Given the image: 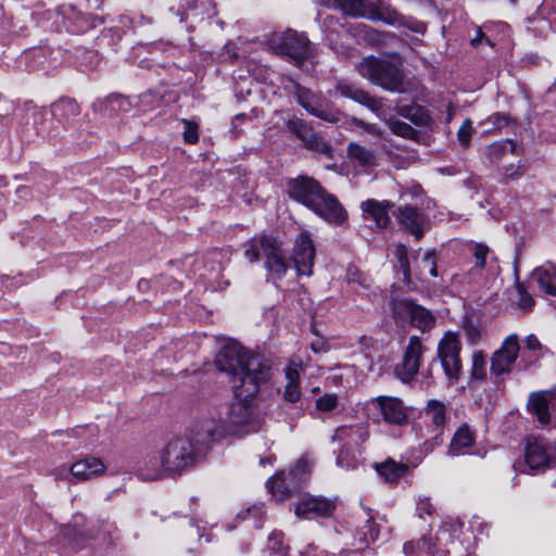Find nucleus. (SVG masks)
Listing matches in <instances>:
<instances>
[{
  "label": "nucleus",
  "instance_id": "27",
  "mask_svg": "<svg viewBox=\"0 0 556 556\" xmlns=\"http://www.w3.org/2000/svg\"><path fill=\"white\" fill-rule=\"evenodd\" d=\"M138 475L144 480H157L168 473L163 451L150 452L139 462Z\"/></svg>",
  "mask_w": 556,
  "mask_h": 556
},
{
  "label": "nucleus",
  "instance_id": "15",
  "mask_svg": "<svg viewBox=\"0 0 556 556\" xmlns=\"http://www.w3.org/2000/svg\"><path fill=\"white\" fill-rule=\"evenodd\" d=\"M520 351L519 339L516 333L507 336L498 350L491 357V371L495 376L505 375L511 371Z\"/></svg>",
  "mask_w": 556,
  "mask_h": 556
},
{
  "label": "nucleus",
  "instance_id": "63",
  "mask_svg": "<svg viewBox=\"0 0 556 556\" xmlns=\"http://www.w3.org/2000/svg\"><path fill=\"white\" fill-rule=\"evenodd\" d=\"M483 40H485L488 45L493 46V42H491V40L484 36L482 28L477 27L476 34L475 36L471 37L470 42L473 47H478L479 45L482 43Z\"/></svg>",
  "mask_w": 556,
  "mask_h": 556
},
{
  "label": "nucleus",
  "instance_id": "62",
  "mask_svg": "<svg viewBox=\"0 0 556 556\" xmlns=\"http://www.w3.org/2000/svg\"><path fill=\"white\" fill-rule=\"evenodd\" d=\"M507 116L504 114L495 113L488 118V122L493 125L494 129H500L507 124Z\"/></svg>",
  "mask_w": 556,
  "mask_h": 556
},
{
  "label": "nucleus",
  "instance_id": "31",
  "mask_svg": "<svg viewBox=\"0 0 556 556\" xmlns=\"http://www.w3.org/2000/svg\"><path fill=\"white\" fill-rule=\"evenodd\" d=\"M364 218L368 222L374 223L377 228H386L390 223L388 210L391 207L389 201L378 202L369 199L361 204Z\"/></svg>",
  "mask_w": 556,
  "mask_h": 556
},
{
  "label": "nucleus",
  "instance_id": "51",
  "mask_svg": "<svg viewBox=\"0 0 556 556\" xmlns=\"http://www.w3.org/2000/svg\"><path fill=\"white\" fill-rule=\"evenodd\" d=\"M401 27H406L407 29L420 35H424L427 30V25L424 22L405 15H403Z\"/></svg>",
  "mask_w": 556,
  "mask_h": 556
},
{
  "label": "nucleus",
  "instance_id": "43",
  "mask_svg": "<svg viewBox=\"0 0 556 556\" xmlns=\"http://www.w3.org/2000/svg\"><path fill=\"white\" fill-rule=\"evenodd\" d=\"M388 125L391 131L397 136L407 139H415L418 136L417 130L405 122L391 119Z\"/></svg>",
  "mask_w": 556,
  "mask_h": 556
},
{
  "label": "nucleus",
  "instance_id": "50",
  "mask_svg": "<svg viewBox=\"0 0 556 556\" xmlns=\"http://www.w3.org/2000/svg\"><path fill=\"white\" fill-rule=\"evenodd\" d=\"M464 332L467 341L470 344H477L481 339V329L478 325L470 320L464 324Z\"/></svg>",
  "mask_w": 556,
  "mask_h": 556
},
{
  "label": "nucleus",
  "instance_id": "29",
  "mask_svg": "<svg viewBox=\"0 0 556 556\" xmlns=\"http://www.w3.org/2000/svg\"><path fill=\"white\" fill-rule=\"evenodd\" d=\"M425 418L429 420L438 431L433 437L434 442L425 443V453H429L439 444V437L442 434L443 427L447 420L445 404L438 400L428 401L425 407Z\"/></svg>",
  "mask_w": 556,
  "mask_h": 556
},
{
  "label": "nucleus",
  "instance_id": "13",
  "mask_svg": "<svg viewBox=\"0 0 556 556\" xmlns=\"http://www.w3.org/2000/svg\"><path fill=\"white\" fill-rule=\"evenodd\" d=\"M556 460V446L543 439L529 440L525 450L528 472L545 469Z\"/></svg>",
  "mask_w": 556,
  "mask_h": 556
},
{
  "label": "nucleus",
  "instance_id": "40",
  "mask_svg": "<svg viewBox=\"0 0 556 556\" xmlns=\"http://www.w3.org/2000/svg\"><path fill=\"white\" fill-rule=\"evenodd\" d=\"M367 521L364 526V542L368 545L369 543L375 542L379 538V525L375 521V516L369 507H363Z\"/></svg>",
  "mask_w": 556,
  "mask_h": 556
},
{
  "label": "nucleus",
  "instance_id": "36",
  "mask_svg": "<svg viewBox=\"0 0 556 556\" xmlns=\"http://www.w3.org/2000/svg\"><path fill=\"white\" fill-rule=\"evenodd\" d=\"M346 151L349 159L364 168L377 165L374 152L356 142H350Z\"/></svg>",
  "mask_w": 556,
  "mask_h": 556
},
{
  "label": "nucleus",
  "instance_id": "5",
  "mask_svg": "<svg viewBox=\"0 0 556 556\" xmlns=\"http://www.w3.org/2000/svg\"><path fill=\"white\" fill-rule=\"evenodd\" d=\"M261 255L265 257V268L271 280L281 279L289 266L286 262L281 243L269 236H258L244 244V256L251 262H257Z\"/></svg>",
  "mask_w": 556,
  "mask_h": 556
},
{
  "label": "nucleus",
  "instance_id": "22",
  "mask_svg": "<svg viewBox=\"0 0 556 556\" xmlns=\"http://www.w3.org/2000/svg\"><path fill=\"white\" fill-rule=\"evenodd\" d=\"M529 410L543 425H551L556 420V396L549 392L531 394L528 402Z\"/></svg>",
  "mask_w": 556,
  "mask_h": 556
},
{
  "label": "nucleus",
  "instance_id": "7",
  "mask_svg": "<svg viewBox=\"0 0 556 556\" xmlns=\"http://www.w3.org/2000/svg\"><path fill=\"white\" fill-rule=\"evenodd\" d=\"M308 475L307 459L300 458L288 472L281 471L269 478L266 485L273 497L281 502L291 497L304 484Z\"/></svg>",
  "mask_w": 556,
  "mask_h": 556
},
{
  "label": "nucleus",
  "instance_id": "57",
  "mask_svg": "<svg viewBox=\"0 0 556 556\" xmlns=\"http://www.w3.org/2000/svg\"><path fill=\"white\" fill-rule=\"evenodd\" d=\"M301 396L300 388L298 383L287 382L285 390V400L291 403H295Z\"/></svg>",
  "mask_w": 556,
  "mask_h": 556
},
{
  "label": "nucleus",
  "instance_id": "55",
  "mask_svg": "<svg viewBox=\"0 0 556 556\" xmlns=\"http://www.w3.org/2000/svg\"><path fill=\"white\" fill-rule=\"evenodd\" d=\"M282 536L283 534L280 531H273L268 538V548L277 554L282 552Z\"/></svg>",
  "mask_w": 556,
  "mask_h": 556
},
{
  "label": "nucleus",
  "instance_id": "30",
  "mask_svg": "<svg viewBox=\"0 0 556 556\" xmlns=\"http://www.w3.org/2000/svg\"><path fill=\"white\" fill-rule=\"evenodd\" d=\"M531 279L538 285L541 292L556 296V264L546 262L534 268L531 273Z\"/></svg>",
  "mask_w": 556,
  "mask_h": 556
},
{
  "label": "nucleus",
  "instance_id": "45",
  "mask_svg": "<svg viewBox=\"0 0 556 556\" xmlns=\"http://www.w3.org/2000/svg\"><path fill=\"white\" fill-rule=\"evenodd\" d=\"M471 372L476 379H483L486 375V359L481 351H476L472 354Z\"/></svg>",
  "mask_w": 556,
  "mask_h": 556
},
{
  "label": "nucleus",
  "instance_id": "34",
  "mask_svg": "<svg viewBox=\"0 0 556 556\" xmlns=\"http://www.w3.org/2000/svg\"><path fill=\"white\" fill-rule=\"evenodd\" d=\"M421 462V457H418L415 462L410 463V467H416ZM376 470L379 476L383 477L388 482H396L399 479L404 477L409 470V465L396 463L394 460H387L381 464H376Z\"/></svg>",
  "mask_w": 556,
  "mask_h": 556
},
{
  "label": "nucleus",
  "instance_id": "23",
  "mask_svg": "<svg viewBox=\"0 0 556 556\" xmlns=\"http://www.w3.org/2000/svg\"><path fill=\"white\" fill-rule=\"evenodd\" d=\"M400 225L409 231L417 240L420 239L429 228L428 216L417 207L405 205L397 211Z\"/></svg>",
  "mask_w": 556,
  "mask_h": 556
},
{
  "label": "nucleus",
  "instance_id": "25",
  "mask_svg": "<svg viewBox=\"0 0 556 556\" xmlns=\"http://www.w3.org/2000/svg\"><path fill=\"white\" fill-rule=\"evenodd\" d=\"M63 27L68 33L78 34L96 26L97 18L86 16L73 5H63L56 12Z\"/></svg>",
  "mask_w": 556,
  "mask_h": 556
},
{
  "label": "nucleus",
  "instance_id": "46",
  "mask_svg": "<svg viewBox=\"0 0 556 556\" xmlns=\"http://www.w3.org/2000/svg\"><path fill=\"white\" fill-rule=\"evenodd\" d=\"M339 406V397L334 393H326L316 401V409L330 413Z\"/></svg>",
  "mask_w": 556,
  "mask_h": 556
},
{
  "label": "nucleus",
  "instance_id": "47",
  "mask_svg": "<svg viewBox=\"0 0 556 556\" xmlns=\"http://www.w3.org/2000/svg\"><path fill=\"white\" fill-rule=\"evenodd\" d=\"M472 132V121L466 118L457 131V139L463 147L467 148L469 146Z\"/></svg>",
  "mask_w": 556,
  "mask_h": 556
},
{
  "label": "nucleus",
  "instance_id": "3",
  "mask_svg": "<svg viewBox=\"0 0 556 556\" xmlns=\"http://www.w3.org/2000/svg\"><path fill=\"white\" fill-rule=\"evenodd\" d=\"M357 71L362 77L388 91H403L402 61L397 55L365 56L358 63Z\"/></svg>",
  "mask_w": 556,
  "mask_h": 556
},
{
  "label": "nucleus",
  "instance_id": "41",
  "mask_svg": "<svg viewBox=\"0 0 556 556\" xmlns=\"http://www.w3.org/2000/svg\"><path fill=\"white\" fill-rule=\"evenodd\" d=\"M354 369L352 366H340L332 369L327 380L334 387H344L350 382V377L353 375Z\"/></svg>",
  "mask_w": 556,
  "mask_h": 556
},
{
  "label": "nucleus",
  "instance_id": "58",
  "mask_svg": "<svg viewBox=\"0 0 556 556\" xmlns=\"http://www.w3.org/2000/svg\"><path fill=\"white\" fill-rule=\"evenodd\" d=\"M161 101V96L155 93L154 91H147L146 93L140 96V102L144 106H154L159 104Z\"/></svg>",
  "mask_w": 556,
  "mask_h": 556
},
{
  "label": "nucleus",
  "instance_id": "2",
  "mask_svg": "<svg viewBox=\"0 0 556 556\" xmlns=\"http://www.w3.org/2000/svg\"><path fill=\"white\" fill-rule=\"evenodd\" d=\"M288 192L291 199L303 204L329 224L341 225L346 219V212L339 200L312 177L299 176L290 180Z\"/></svg>",
  "mask_w": 556,
  "mask_h": 556
},
{
  "label": "nucleus",
  "instance_id": "26",
  "mask_svg": "<svg viewBox=\"0 0 556 556\" xmlns=\"http://www.w3.org/2000/svg\"><path fill=\"white\" fill-rule=\"evenodd\" d=\"M380 410L386 422L401 426L408 419L407 412L401 400L391 396H378L371 401Z\"/></svg>",
  "mask_w": 556,
  "mask_h": 556
},
{
  "label": "nucleus",
  "instance_id": "49",
  "mask_svg": "<svg viewBox=\"0 0 556 556\" xmlns=\"http://www.w3.org/2000/svg\"><path fill=\"white\" fill-rule=\"evenodd\" d=\"M184 124V140L187 143H195L199 139L198 124L191 121L182 119Z\"/></svg>",
  "mask_w": 556,
  "mask_h": 556
},
{
  "label": "nucleus",
  "instance_id": "18",
  "mask_svg": "<svg viewBox=\"0 0 556 556\" xmlns=\"http://www.w3.org/2000/svg\"><path fill=\"white\" fill-rule=\"evenodd\" d=\"M315 245L307 232H301L293 245L292 260L295 269L301 276H312L315 261Z\"/></svg>",
  "mask_w": 556,
  "mask_h": 556
},
{
  "label": "nucleus",
  "instance_id": "42",
  "mask_svg": "<svg viewBox=\"0 0 556 556\" xmlns=\"http://www.w3.org/2000/svg\"><path fill=\"white\" fill-rule=\"evenodd\" d=\"M305 370L306 365L303 364L302 359L300 357H293L286 367L287 381L299 384L300 377Z\"/></svg>",
  "mask_w": 556,
  "mask_h": 556
},
{
  "label": "nucleus",
  "instance_id": "19",
  "mask_svg": "<svg viewBox=\"0 0 556 556\" xmlns=\"http://www.w3.org/2000/svg\"><path fill=\"white\" fill-rule=\"evenodd\" d=\"M468 250L471 252L475 264L469 269L467 275L469 276L468 279H463L462 282L470 283L471 281L478 279L482 271L489 270L494 271L496 269V256L495 253L485 244L482 242H471L468 245Z\"/></svg>",
  "mask_w": 556,
  "mask_h": 556
},
{
  "label": "nucleus",
  "instance_id": "21",
  "mask_svg": "<svg viewBox=\"0 0 556 556\" xmlns=\"http://www.w3.org/2000/svg\"><path fill=\"white\" fill-rule=\"evenodd\" d=\"M528 28L536 36L556 31V0H543L536 13L528 18Z\"/></svg>",
  "mask_w": 556,
  "mask_h": 556
},
{
  "label": "nucleus",
  "instance_id": "44",
  "mask_svg": "<svg viewBox=\"0 0 556 556\" xmlns=\"http://www.w3.org/2000/svg\"><path fill=\"white\" fill-rule=\"evenodd\" d=\"M526 349L530 351L535 361L544 357L549 353V350L542 345L540 340L534 334H529L525 341Z\"/></svg>",
  "mask_w": 556,
  "mask_h": 556
},
{
  "label": "nucleus",
  "instance_id": "24",
  "mask_svg": "<svg viewBox=\"0 0 556 556\" xmlns=\"http://www.w3.org/2000/svg\"><path fill=\"white\" fill-rule=\"evenodd\" d=\"M290 130L303 142L308 150L319 152L328 157L332 155L331 146L317 136V134L302 121L289 123Z\"/></svg>",
  "mask_w": 556,
  "mask_h": 556
},
{
  "label": "nucleus",
  "instance_id": "8",
  "mask_svg": "<svg viewBox=\"0 0 556 556\" xmlns=\"http://www.w3.org/2000/svg\"><path fill=\"white\" fill-rule=\"evenodd\" d=\"M269 47L276 54L287 58L296 66H300L311 56V46L307 37L292 29L273 35Z\"/></svg>",
  "mask_w": 556,
  "mask_h": 556
},
{
  "label": "nucleus",
  "instance_id": "37",
  "mask_svg": "<svg viewBox=\"0 0 556 556\" xmlns=\"http://www.w3.org/2000/svg\"><path fill=\"white\" fill-rule=\"evenodd\" d=\"M415 262L418 269L417 275L420 279H424L427 274L431 277L438 276L434 250L425 251L421 257H419V255L415 257Z\"/></svg>",
  "mask_w": 556,
  "mask_h": 556
},
{
  "label": "nucleus",
  "instance_id": "52",
  "mask_svg": "<svg viewBox=\"0 0 556 556\" xmlns=\"http://www.w3.org/2000/svg\"><path fill=\"white\" fill-rule=\"evenodd\" d=\"M395 255L399 260L400 266L403 270L405 278H409L410 268H409V262H408V257H407L406 247L404 244H399L395 249Z\"/></svg>",
  "mask_w": 556,
  "mask_h": 556
},
{
  "label": "nucleus",
  "instance_id": "56",
  "mask_svg": "<svg viewBox=\"0 0 556 556\" xmlns=\"http://www.w3.org/2000/svg\"><path fill=\"white\" fill-rule=\"evenodd\" d=\"M419 111H420V109L416 105H397L396 106V112L401 116L408 118V119L413 121L414 123H418L417 113Z\"/></svg>",
  "mask_w": 556,
  "mask_h": 556
},
{
  "label": "nucleus",
  "instance_id": "14",
  "mask_svg": "<svg viewBox=\"0 0 556 556\" xmlns=\"http://www.w3.org/2000/svg\"><path fill=\"white\" fill-rule=\"evenodd\" d=\"M294 94L298 103L309 114L332 124L341 121L340 112L325 108L324 99L312 90L295 85Z\"/></svg>",
  "mask_w": 556,
  "mask_h": 556
},
{
  "label": "nucleus",
  "instance_id": "33",
  "mask_svg": "<svg viewBox=\"0 0 556 556\" xmlns=\"http://www.w3.org/2000/svg\"><path fill=\"white\" fill-rule=\"evenodd\" d=\"M336 89L342 97L352 99L355 102L367 106L378 116H380L379 110L381 109V103L377 99L372 98L369 93L344 81H339Z\"/></svg>",
  "mask_w": 556,
  "mask_h": 556
},
{
  "label": "nucleus",
  "instance_id": "11",
  "mask_svg": "<svg viewBox=\"0 0 556 556\" xmlns=\"http://www.w3.org/2000/svg\"><path fill=\"white\" fill-rule=\"evenodd\" d=\"M167 470L181 471L193 466L201 457L187 438H174L163 448Z\"/></svg>",
  "mask_w": 556,
  "mask_h": 556
},
{
  "label": "nucleus",
  "instance_id": "53",
  "mask_svg": "<svg viewBox=\"0 0 556 556\" xmlns=\"http://www.w3.org/2000/svg\"><path fill=\"white\" fill-rule=\"evenodd\" d=\"M516 289L519 294L518 306L522 309H531L534 305V300L531 294L528 293L525 287L519 282L517 283Z\"/></svg>",
  "mask_w": 556,
  "mask_h": 556
},
{
  "label": "nucleus",
  "instance_id": "6",
  "mask_svg": "<svg viewBox=\"0 0 556 556\" xmlns=\"http://www.w3.org/2000/svg\"><path fill=\"white\" fill-rule=\"evenodd\" d=\"M226 434L222 416L216 413H210L207 416L201 417L190 427L186 438L191 442L193 448L202 458L212 446Z\"/></svg>",
  "mask_w": 556,
  "mask_h": 556
},
{
  "label": "nucleus",
  "instance_id": "54",
  "mask_svg": "<svg viewBox=\"0 0 556 556\" xmlns=\"http://www.w3.org/2000/svg\"><path fill=\"white\" fill-rule=\"evenodd\" d=\"M416 511L420 518L425 515L431 516L435 511V507L429 497H419L416 503Z\"/></svg>",
  "mask_w": 556,
  "mask_h": 556
},
{
  "label": "nucleus",
  "instance_id": "1",
  "mask_svg": "<svg viewBox=\"0 0 556 556\" xmlns=\"http://www.w3.org/2000/svg\"><path fill=\"white\" fill-rule=\"evenodd\" d=\"M215 364L220 371L229 375L233 389L235 399L227 408L226 417L222 418L226 433L242 435L258 431L262 421L253 401L261 383L267 379L268 367L258 355L237 342L223 346Z\"/></svg>",
  "mask_w": 556,
  "mask_h": 556
},
{
  "label": "nucleus",
  "instance_id": "28",
  "mask_svg": "<svg viewBox=\"0 0 556 556\" xmlns=\"http://www.w3.org/2000/svg\"><path fill=\"white\" fill-rule=\"evenodd\" d=\"M476 443V432L468 426L463 424L453 434L450 442L447 454L452 457L473 454L472 448Z\"/></svg>",
  "mask_w": 556,
  "mask_h": 556
},
{
  "label": "nucleus",
  "instance_id": "35",
  "mask_svg": "<svg viewBox=\"0 0 556 556\" xmlns=\"http://www.w3.org/2000/svg\"><path fill=\"white\" fill-rule=\"evenodd\" d=\"M180 8L185 11L180 21H187L190 16L204 18L212 16L214 4L212 0H181Z\"/></svg>",
  "mask_w": 556,
  "mask_h": 556
},
{
  "label": "nucleus",
  "instance_id": "16",
  "mask_svg": "<svg viewBox=\"0 0 556 556\" xmlns=\"http://www.w3.org/2000/svg\"><path fill=\"white\" fill-rule=\"evenodd\" d=\"M392 311L397 318H408L412 326L422 331L432 328L435 323V318L430 311L409 300H394Z\"/></svg>",
  "mask_w": 556,
  "mask_h": 556
},
{
  "label": "nucleus",
  "instance_id": "9",
  "mask_svg": "<svg viewBox=\"0 0 556 556\" xmlns=\"http://www.w3.org/2000/svg\"><path fill=\"white\" fill-rule=\"evenodd\" d=\"M462 522L458 519H447L437 530L433 536L422 538L419 543L420 554L422 555H446L450 553V545L459 539L462 532Z\"/></svg>",
  "mask_w": 556,
  "mask_h": 556
},
{
  "label": "nucleus",
  "instance_id": "4",
  "mask_svg": "<svg viewBox=\"0 0 556 556\" xmlns=\"http://www.w3.org/2000/svg\"><path fill=\"white\" fill-rule=\"evenodd\" d=\"M323 7L338 9L353 17H363L374 22H382L393 27H401L403 15L392 5L380 2L376 5L366 3L365 0H317Z\"/></svg>",
  "mask_w": 556,
  "mask_h": 556
},
{
  "label": "nucleus",
  "instance_id": "20",
  "mask_svg": "<svg viewBox=\"0 0 556 556\" xmlns=\"http://www.w3.org/2000/svg\"><path fill=\"white\" fill-rule=\"evenodd\" d=\"M334 508L336 504L332 500L305 494L300 498L295 507V515L304 519L329 517Z\"/></svg>",
  "mask_w": 556,
  "mask_h": 556
},
{
  "label": "nucleus",
  "instance_id": "32",
  "mask_svg": "<svg viewBox=\"0 0 556 556\" xmlns=\"http://www.w3.org/2000/svg\"><path fill=\"white\" fill-rule=\"evenodd\" d=\"M105 469L100 458L88 457L74 463L70 467L71 476L75 481H85L101 475Z\"/></svg>",
  "mask_w": 556,
  "mask_h": 556
},
{
  "label": "nucleus",
  "instance_id": "17",
  "mask_svg": "<svg viewBox=\"0 0 556 556\" xmlns=\"http://www.w3.org/2000/svg\"><path fill=\"white\" fill-rule=\"evenodd\" d=\"M369 439L368 425L357 422L339 426L330 438L332 443L339 444V450H354L361 453V446Z\"/></svg>",
  "mask_w": 556,
  "mask_h": 556
},
{
  "label": "nucleus",
  "instance_id": "48",
  "mask_svg": "<svg viewBox=\"0 0 556 556\" xmlns=\"http://www.w3.org/2000/svg\"><path fill=\"white\" fill-rule=\"evenodd\" d=\"M469 529L473 533V539L478 540V535L489 534V525L482 518L473 516L469 521Z\"/></svg>",
  "mask_w": 556,
  "mask_h": 556
},
{
  "label": "nucleus",
  "instance_id": "64",
  "mask_svg": "<svg viewBox=\"0 0 556 556\" xmlns=\"http://www.w3.org/2000/svg\"><path fill=\"white\" fill-rule=\"evenodd\" d=\"M53 476L55 477L56 480L74 481L71 476L70 467H66V466H61V467L55 468L53 470Z\"/></svg>",
  "mask_w": 556,
  "mask_h": 556
},
{
  "label": "nucleus",
  "instance_id": "39",
  "mask_svg": "<svg viewBox=\"0 0 556 556\" xmlns=\"http://www.w3.org/2000/svg\"><path fill=\"white\" fill-rule=\"evenodd\" d=\"M346 281L356 291L359 289L367 290L370 287V280L367 276L359 271L355 266H349L346 270Z\"/></svg>",
  "mask_w": 556,
  "mask_h": 556
},
{
  "label": "nucleus",
  "instance_id": "10",
  "mask_svg": "<svg viewBox=\"0 0 556 556\" xmlns=\"http://www.w3.org/2000/svg\"><path fill=\"white\" fill-rule=\"evenodd\" d=\"M462 344L457 333L447 331L438 343L437 355L446 378L457 381L462 371L460 353Z\"/></svg>",
  "mask_w": 556,
  "mask_h": 556
},
{
  "label": "nucleus",
  "instance_id": "61",
  "mask_svg": "<svg viewBox=\"0 0 556 556\" xmlns=\"http://www.w3.org/2000/svg\"><path fill=\"white\" fill-rule=\"evenodd\" d=\"M421 542V539L415 544L413 542H406L403 545V552L406 556H421L419 543ZM427 556V555H422Z\"/></svg>",
  "mask_w": 556,
  "mask_h": 556
},
{
  "label": "nucleus",
  "instance_id": "59",
  "mask_svg": "<svg viewBox=\"0 0 556 556\" xmlns=\"http://www.w3.org/2000/svg\"><path fill=\"white\" fill-rule=\"evenodd\" d=\"M526 173V168L522 164H518V165H510L508 167H505V170H504V175L506 178H509V179H517L519 177H521L522 175H525Z\"/></svg>",
  "mask_w": 556,
  "mask_h": 556
},
{
  "label": "nucleus",
  "instance_id": "12",
  "mask_svg": "<svg viewBox=\"0 0 556 556\" xmlns=\"http://www.w3.org/2000/svg\"><path fill=\"white\" fill-rule=\"evenodd\" d=\"M426 349L418 336H412L404 349L402 361L394 367V374L404 383H410L419 372Z\"/></svg>",
  "mask_w": 556,
  "mask_h": 556
},
{
  "label": "nucleus",
  "instance_id": "60",
  "mask_svg": "<svg viewBox=\"0 0 556 556\" xmlns=\"http://www.w3.org/2000/svg\"><path fill=\"white\" fill-rule=\"evenodd\" d=\"M238 56L237 47L235 43L228 42L224 46L223 51L220 53V58L226 60H232Z\"/></svg>",
  "mask_w": 556,
  "mask_h": 556
},
{
  "label": "nucleus",
  "instance_id": "38",
  "mask_svg": "<svg viewBox=\"0 0 556 556\" xmlns=\"http://www.w3.org/2000/svg\"><path fill=\"white\" fill-rule=\"evenodd\" d=\"M354 450H338L336 452V465L346 471L355 470L359 467L361 462L356 457Z\"/></svg>",
  "mask_w": 556,
  "mask_h": 556
}]
</instances>
